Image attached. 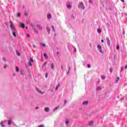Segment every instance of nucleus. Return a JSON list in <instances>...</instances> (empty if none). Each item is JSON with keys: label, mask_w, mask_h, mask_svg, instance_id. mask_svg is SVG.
Instances as JSON below:
<instances>
[{"label": "nucleus", "mask_w": 127, "mask_h": 127, "mask_svg": "<svg viewBox=\"0 0 127 127\" xmlns=\"http://www.w3.org/2000/svg\"><path fill=\"white\" fill-rule=\"evenodd\" d=\"M101 78L102 79V80H105V79H106V76H101Z\"/></svg>", "instance_id": "26"}, {"label": "nucleus", "mask_w": 127, "mask_h": 127, "mask_svg": "<svg viewBox=\"0 0 127 127\" xmlns=\"http://www.w3.org/2000/svg\"><path fill=\"white\" fill-rule=\"evenodd\" d=\"M108 43H111V41H110L109 39L108 40Z\"/></svg>", "instance_id": "41"}, {"label": "nucleus", "mask_w": 127, "mask_h": 127, "mask_svg": "<svg viewBox=\"0 0 127 127\" xmlns=\"http://www.w3.org/2000/svg\"><path fill=\"white\" fill-rule=\"evenodd\" d=\"M0 125L1 127H4V126H3V124H2V122H1V123H0Z\"/></svg>", "instance_id": "28"}, {"label": "nucleus", "mask_w": 127, "mask_h": 127, "mask_svg": "<svg viewBox=\"0 0 127 127\" xmlns=\"http://www.w3.org/2000/svg\"><path fill=\"white\" fill-rule=\"evenodd\" d=\"M65 123L66 125H69V120L68 119H65Z\"/></svg>", "instance_id": "16"}, {"label": "nucleus", "mask_w": 127, "mask_h": 127, "mask_svg": "<svg viewBox=\"0 0 127 127\" xmlns=\"http://www.w3.org/2000/svg\"><path fill=\"white\" fill-rule=\"evenodd\" d=\"M78 7L80 9H85V6H84V3L82 2H80L79 5H78Z\"/></svg>", "instance_id": "1"}, {"label": "nucleus", "mask_w": 127, "mask_h": 127, "mask_svg": "<svg viewBox=\"0 0 127 127\" xmlns=\"http://www.w3.org/2000/svg\"><path fill=\"white\" fill-rule=\"evenodd\" d=\"M52 16L50 14H48V15H47V17H48V19H50V18H51Z\"/></svg>", "instance_id": "13"}, {"label": "nucleus", "mask_w": 127, "mask_h": 127, "mask_svg": "<svg viewBox=\"0 0 127 127\" xmlns=\"http://www.w3.org/2000/svg\"><path fill=\"white\" fill-rule=\"evenodd\" d=\"M37 28L40 29V30H42V27L41 26L37 25Z\"/></svg>", "instance_id": "12"}, {"label": "nucleus", "mask_w": 127, "mask_h": 127, "mask_svg": "<svg viewBox=\"0 0 127 127\" xmlns=\"http://www.w3.org/2000/svg\"><path fill=\"white\" fill-rule=\"evenodd\" d=\"M33 47H34V48H35V47H36V46H35V45H33Z\"/></svg>", "instance_id": "44"}, {"label": "nucleus", "mask_w": 127, "mask_h": 127, "mask_svg": "<svg viewBox=\"0 0 127 127\" xmlns=\"http://www.w3.org/2000/svg\"><path fill=\"white\" fill-rule=\"evenodd\" d=\"M12 35L14 37H15L16 36V35H15V32L16 31V29L15 28V30H13V29H11Z\"/></svg>", "instance_id": "4"}, {"label": "nucleus", "mask_w": 127, "mask_h": 127, "mask_svg": "<svg viewBox=\"0 0 127 127\" xmlns=\"http://www.w3.org/2000/svg\"><path fill=\"white\" fill-rule=\"evenodd\" d=\"M11 124V121L10 120H8V125H10Z\"/></svg>", "instance_id": "24"}, {"label": "nucleus", "mask_w": 127, "mask_h": 127, "mask_svg": "<svg viewBox=\"0 0 127 127\" xmlns=\"http://www.w3.org/2000/svg\"><path fill=\"white\" fill-rule=\"evenodd\" d=\"M42 46H43L44 47H46V45L44 44H42Z\"/></svg>", "instance_id": "33"}, {"label": "nucleus", "mask_w": 127, "mask_h": 127, "mask_svg": "<svg viewBox=\"0 0 127 127\" xmlns=\"http://www.w3.org/2000/svg\"><path fill=\"white\" fill-rule=\"evenodd\" d=\"M46 64H47V63H46V62L44 63V65H46Z\"/></svg>", "instance_id": "45"}, {"label": "nucleus", "mask_w": 127, "mask_h": 127, "mask_svg": "<svg viewBox=\"0 0 127 127\" xmlns=\"http://www.w3.org/2000/svg\"><path fill=\"white\" fill-rule=\"evenodd\" d=\"M20 27H21V28H24L25 27V25L22 23H20Z\"/></svg>", "instance_id": "8"}, {"label": "nucleus", "mask_w": 127, "mask_h": 127, "mask_svg": "<svg viewBox=\"0 0 127 127\" xmlns=\"http://www.w3.org/2000/svg\"><path fill=\"white\" fill-rule=\"evenodd\" d=\"M9 23L10 24V28L11 29H13L15 30V28L13 27V25H12V22L9 21Z\"/></svg>", "instance_id": "3"}, {"label": "nucleus", "mask_w": 127, "mask_h": 127, "mask_svg": "<svg viewBox=\"0 0 127 127\" xmlns=\"http://www.w3.org/2000/svg\"><path fill=\"white\" fill-rule=\"evenodd\" d=\"M15 71V72H19V68H18V66H16Z\"/></svg>", "instance_id": "10"}, {"label": "nucleus", "mask_w": 127, "mask_h": 127, "mask_svg": "<svg viewBox=\"0 0 127 127\" xmlns=\"http://www.w3.org/2000/svg\"><path fill=\"white\" fill-rule=\"evenodd\" d=\"M20 73L21 75H22V70L21 69L20 70Z\"/></svg>", "instance_id": "35"}, {"label": "nucleus", "mask_w": 127, "mask_h": 127, "mask_svg": "<svg viewBox=\"0 0 127 127\" xmlns=\"http://www.w3.org/2000/svg\"><path fill=\"white\" fill-rule=\"evenodd\" d=\"M59 109V107H57L54 109V112H55V111H57Z\"/></svg>", "instance_id": "23"}, {"label": "nucleus", "mask_w": 127, "mask_h": 127, "mask_svg": "<svg viewBox=\"0 0 127 127\" xmlns=\"http://www.w3.org/2000/svg\"><path fill=\"white\" fill-rule=\"evenodd\" d=\"M48 76V73H46V78H47Z\"/></svg>", "instance_id": "38"}, {"label": "nucleus", "mask_w": 127, "mask_h": 127, "mask_svg": "<svg viewBox=\"0 0 127 127\" xmlns=\"http://www.w3.org/2000/svg\"><path fill=\"white\" fill-rule=\"evenodd\" d=\"M64 103L66 104L67 103V100H64Z\"/></svg>", "instance_id": "47"}, {"label": "nucleus", "mask_w": 127, "mask_h": 127, "mask_svg": "<svg viewBox=\"0 0 127 127\" xmlns=\"http://www.w3.org/2000/svg\"><path fill=\"white\" fill-rule=\"evenodd\" d=\"M36 90L37 92H38V93H40V94H43V92H42V91H39V89L38 88H36Z\"/></svg>", "instance_id": "15"}, {"label": "nucleus", "mask_w": 127, "mask_h": 127, "mask_svg": "<svg viewBox=\"0 0 127 127\" xmlns=\"http://www.w3.org/2000/svg\"><path fill=\"white\" fill-rule=\"evenodd\" d=\"M87 67H88V68H90V67H91V65H90V64H87Z\"/></svg>", "instance_id": "36"}, {"label": "nucleus", "mask_w": 127, "mask_h": 127, "mask_svg": "<svg viewBox=\"0 0 127 127\" xmlns=\"http://www.w3.org/2000/svg\"><path fill=\"white\" fill-rule=\"evenodd\" d=\"M119 81H120V77H118L116 79V83H118Z\"/></svg>", "instance_id": "22"}, {"label": "nucleus", "mask_w": 127, "mask_h": 127, "mask_svg": "<svg viewBox=\"0 0 127 127\" xmlns=\"http://www.w3.org/2000/svg\"><path fill=\"white\" fill-rule=\"evenodd\" d=\"M89 1L90 3H93V0H89Z\"/></svg>", "instance_id": "32"}, {"label": "nucleus", "mask_w": 127, "mask_h": 127, "mask_svg": "<svg viewBox=\"0 0 127 127\" xmlns=\"http://www.w3.org/2000/svg\"><path fill=\"white\" fill-rule=\"evenodd\" d=\"M88 125L89 127H93V125H94V121H90Z\"/></svg>", "instance_id": "7"}, {"label": "nucleus", "mask_w": 127, "mask_h": 127, "mask_svg": "<svg viewBox=\"0 0 127 127\" xmlns=\"http://www.w3.org/2000/svg\"><path fill=\"white\" fill-rule=\"evenodd\" d=\"M76 49H75V50H74V52H76Z\"/></svg>", "instance_id": "51"}, {"label": "nucleus", "mask_w": 127, "mask_h": 127, "mask_svg": "<svg viewBox=\"0 0 127 127\" xmlns=\"http://www.w3.org/2000/svg\"><path fill=\"white\" fill-rule=\"evenodd\" d=\"M117 50H119L120 49V46L119 45H118L117 46Z\"/></svg>", "instance_id": "27"}, {"label": "nucleus", "mask_w": 127, "mask_h": 127, "mask_svg": "<svg viewBox=\"0 0 127 127\" xmlns=\"http://www.w3.org/2000/svg\"><path fill=\"white\" fill-rule=\"evenodd\" d=\"M29 36H29V34H27V37H29Z\"/></svg>", "instance_id": "42"}, {"label": "nucleus", "mask_w": 127, "mask_h": 127, "mask_svg": "<svg viewBox=\"0 0 127 127\" xmlns=\"http://www.w3.org/2000/svg\"><path fill=\"white\" fill-rule=\"evenodd\" d=\"M16 53L17 56H19L20 55V53H19V52H18V51H16Z\"/></svg>", "instance_id": "17"}, {"label": "nucleus", "mask_w": 127, "mask_h": 127, "mask_svg": "<svg viewBox=\"0 0 127 127\" xmlns=\"http://www.w3.org/2000/svg\"><path fill=\"white\" fill-rule=\"evenodd\" d=\"M70 67H68V71L67 72V74H69V72H70Z\"/></svg>", "instance_id": "34"}, {"label": "nucleus", "mask_w": 127, "mask_h": 127, "mask_svg": "<svg viewBox=\"0 0 127 127\" xmlns=\"http://www.w3.org/2000/svg\"><path fill=\"white\" fill-rule=\"evenodd\" d=\"M5 68H6V65L5 64V65H4V68L5 69Z\"/></svg>", "instance_id": "40"}, {"label": "nucleus", "mask_w": 127, "mask_h": 127, "mask_svg": "<svg viewBox=\"0 0 127 127\" xmlns=\"http://www.w3.org/2000/svg\"><path fill=\"white\" fill-rule=\"evenodd\" d=\"M52 28L54 31H55V29L54 28V26H52Z\"/></svg>", "instance_id": "29"}, {"label": "nucleus", "mask_w": 127, "mask_h": 127, "mask_svg": "<svg viewBox=\"0 0 127 127\" xmlns=\"http://www.w3.org/2000/svg\"><path fill=\"white\" fill-rule=\"evenodd\" d=\"M101 42H102V43H104V40H102Z\"/></svg>", "instance_id": "46"}, {"label": "nucleus", "mask_w": 127, "mask_h": 127, "mask_svg": "<svg viewBox=\"0 0 127 127\" xmlns=\"http://www.w3.org/2000/svg\"><path fill=\"white\" fill-rule=\"evenodd\" d=\"M44 56L45 57V58H48V56H47V54L46 53L44 54Z\"/></svg>", "instance_id": "20"}, {"label": "nucleus", "mask_w": 127, "mask_h": 127, "mask_svg": "<svg viewBox=\"0 0 127 127\" xmlns=\"http://www.w3.org/2000/svg\"><path fill=\"white\" fill-rule=\"evenodd\" d=\"M13 76H15V74H13Z\"/></svg>", "instance_id": "52"}, {"label": "nucleus", "mask_w": 127, "mask_h": 127, "mask_svg": "<svg viewBox=\"0 0 127 127\" xmlns=\"http://www.w3.org/2000/svg\"><path fill=\"white\" fill-rule=\"evenodd\" d=\"M51 68L52 70H54L55 69V66H54V64L53 63L51 64Z\"/></svg>", "instance_id": "9"}, {"label": "nucleus", "mask_w": 127, "mask_h": 127, "mask_svg": "<svg viewBox=\"0 0 127 127\" xmlns=\"http://www.w3.org/2000/svg\"><path fill=\"white\" fill-rule=\"evenodd\" d=\"M59 87H60V83L59 84L58 86H57L56 87V90L57 91V90H58V88H59Z\"/></svg>", "instance_id": "19"}, {"label": "nucleus", "mask_w": 127, "mask_h": 127, "mask_svg": "<svg viewBox=\"0 0 127 127\" xmlns=\"http://www.w3.org/2000/svg\"><path fill=\"white\" fill-rule=\"evenodd\" d=\"M33 29L35 32V33H38L37 30H36V27H35V26H33Z\"/></svg>", "instance_id": "5"}, {"label": "nucleus", "mask_w": 127, "mask_h": 127, "mask_svg": "<svg viewBox=\"0 0 127 127\" xmlns=\"http://www.w3.org/2000/svg\"><path fill=\"white\" fill-rule=\"evenodd\" d=\"M47 30L48 31H50V28H49V27H47Z\"/></svg>", "instance_id": "30"}, {"label": "nucleus", "mask_w": 127, "mask_h": 127, "mask_svg": "<svg viewBox=\"0 0 127 127\" xmlns=\"http://www.w3.org/2000/svg\"><path fill=\"white\" fill-rule=\"evenodd\" d=\"M38 127H44V125H41L39 126H38Z\"/></svg>", "instance_id": "31"}, {"label": "nucleus", "mask_w": 127, "mask_h": 127, "mask_svg": "<svg viewBox=\"0 0 127 127\" xmlns=\"http://www.w3.org/2000/svg\"><path fill=\"white\" fill-rule=\"evenodd\" d=\"M37 109H39V107H37L36 108V110H37Z\"/></svg>", "instance_id": "48"}, {"label": "nucleus", "mask_w": 127, "mask_h": 127, "mask_svg": "<svg viewBox=\"0 0 127 127\" xmlns=\"http://www.w3.org/2000/svg\"><path fill=\"white\" fill-rule=\"evenodd\" d=\"M16 15H17V17H20V16H21L20 13H17Z\"/></svg>", "instance_id": "18"}, {"label": "nucleus", "mask_w": 127, "mask_h": 127, "mask_svg": "<svg viewBox=\"0 0 127 127\" xmlns=\"http://www.w3.org/2000/svg\"><path fill=\"white\" fill-rule=\"evenodd\" d=\"M28 15V13H25V16H26L27 15Z\"/></svg>", "instance_id": "39"}, {"label": "nucleus", "mask_w": 127, "mask_h": 127, "mask_svg": "<svg viewBox=\"0 0 127 127\" xmlns=\"http://www.w3.org/2000/svg\"><path fill=\"white\" fill-rule=\"evenodd\" d=\"M125 69H127V65H126L125 67Z\"/></svg>", "instance_id": "43"}, {"label": "nucleus", "mask_w": 127, "mask_h": 127, "mask_svg": "<svg viewBox=\"0 0 127 127\" xmlns=\"http://www.w3.org/2000/svg\"><path fill=\"white\" fill-rule=\"evenodd\" d=\"M98 33H101V32H102V30L101 29H98Z\"/></svg>", "instance_id": "25"}, {"label": "nucleus", "mask_w": 127, "mask_h": 127, "mask_svg": "<svg viewBox=\"0 0 127 127\" xmlns=\"http://www.w3.org/2000/svg\"><path fill=\"white\" fill-rule=\"evenodd\" d=\"M2 59H3V61H6L5 58H3Z\"/></svg>", "instance_id": "37"}, {"label": "nucleus", "mask_w": 127, "mask_h": 127, "mask_svg": "<svg viewBox=\"0 0 127 127\" xmlns=\"http://www.w3.org/2000/svg\"><path fill=\"white\" fill-rule=\"evenodd\" d=\"M72 7V5H68L67 6V8H68V9H70V8H71Z\"/></svg>", "instance_id": "21"}, {"label": "nucleus", "mask_w": 127, "mask_h": 127, "mask_svg": "<svg viewBox=\"0 0 127 127\" xmlns=\"http://www.w3.org/2000/svg\"><path fill=\"white\" fill-rule=\"evenodd\" d=\"M49 107H47V108H45V112H49Z\"/></svg>", "instance_id": "14"}, {"label": "nucleus", "mask_w": 127, "mask_h": 127, "mask_svg": "<svg viewBox=\"0 0 127 127\" xmlns=\"http://www.w3.org/2000/svg\"><path fill=\"white\" fill-rule=\"evenodd\" d=\"M123 34H125V31H123Z\"/></svg>", "instance_id": "50"}, {"label": "nucleus", "mask_w": 127, "mask_h": 127, "mask_svg": "<svg viewBox=\"0 0 127 127\" xmlns=\"http://www.w3.org/2000/svg\"><path fill=\"white\" fill-rule=\"evenodd\" d=\"M97 48L98 49V50L100 53H103V50H102V46L100 45H97Z\"/></svg>", "instance_id": "2"}, {"label": "nucleus", "mask_w": 127, "mask_h": 127, "mask_svg": "<svg viewBox=\"0 0 127 127\" xmlns=\"http://www.w3.org/2000/svg\"><path fill=\"white\" fill-rule=\"evenodd\" d=\"M32 62V58H30V61L28 63V65L29 66H31V63Z\"/></svg>", "instance_id": "6"}, {"label": "nucleus", "mask_w": 127, "mask_h": 127, "mask_svg": "<svg viewBox=\"0 0 127 127\" xmlns=\"http://www.w3.org/2000/svg\"><path fill=\"white\" fill-rule=\"evenodd\" d=\"M88 103H89V101H84L82 104L83 105H88Z\"/></svg>", "instance_id": "11"}, {"label": "nucleus", "mask_w": 127, "mask_h": 127, "mask_svg": "<svg viewBox=\"0 0 127 127\" xmlns=\"http://www.w3.org/2000/svg\"><path fill=\"white\" fill-rule=\"evenodd\" d=\"M121 1H122L123 2H124V1H125V0H121Z\"/></svg>", "instance_id": "49"}]
</instances>
